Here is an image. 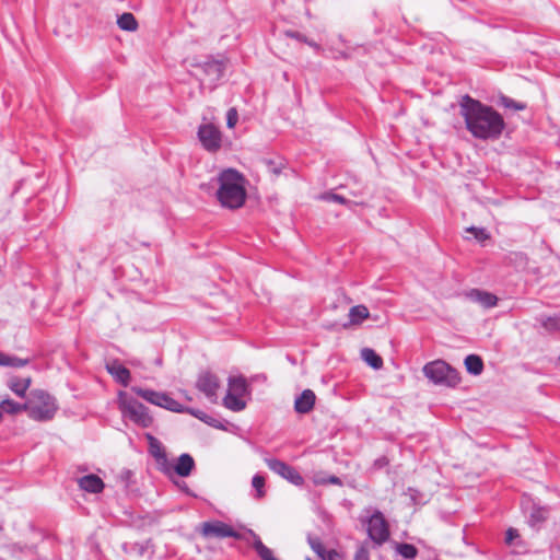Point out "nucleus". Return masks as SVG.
<instances>
[{"label":"nucleus","mask_w":560,"mask_h":560,"mask_svg":"<svg viewBox=\"0 0 560 560\" xmlns=\"http://www.w3.org/2000/svg\"><path fill=\"white\" fill-rule=\"evenodd\" d=\"M131 390L138 395L139 397L143 398L148 402L159 406L161 405V400L164 393L155 392L153 389L142 388L139 386H132Z\"/></svg>","instance_id":"20"},{"label":"nucleus","mask_w":560,"mask_h":560,"mask_svg":"<svg viewBox=\"0 0 560 560\" xmlns=\"http://www.w3.org/2000/svg\"><path fill=\"white\" fill-rule=\"evenodd\" d=\"M200 533L205 538H228L238 540L245 539L244 535L236 532L232 526L222 521H210L201 524Z\"/></svg>","instance_id":"7"},{"label":"nucleus","mask_w":560,"mask_h":560,"mask_svg":"<svg viewBox=\"0 0 560 560\" xmlns=\"http://www.w3.org/2000/svg\"><path fill=\"white\" fill-rule=\"evenodd\" d=\"M340 56L345 59H348L349 58V55L347 52H340Z\"/></svg>","instance_id":"48"},{"label":"nucleus","mask_w":560,"mask_h":560,"mask_svg":"<svg viewBox=\"0 0 560 560\" xmlns=\"http://www.w3.org/2000/svg\"><path fill=\"white\" fill-rule=\"evenodd\" d=\"M370 315L369 310L364 305L352 306L349 311L350 324H360Z\"/></svg>","instance_id":"29"},{"label":"nucleus","mask_w":560,"mask_h":560,"mask_svg":"<svg viewBox=\"0 0 560 560\" xmlns=\"http://www.w3.org/2000/svg\"><path fill=\"white\" fill-rule=\"evenodd\" d=\"M266 479L262 475L256 474L252 479V486L256 490L255 499H261L266 495L265 491Z\"/></svg>","instance_id":"32"},{"label":"nucleus","mask_w":560,"mask_h":560,"mask_svg":"<svg viewBox=\"0 0 560 560\" xmlns=\"http://www.w3.org/2000/svg\"><path fill=\"white\" fill-rule=\"evenodd\" d=\"M118 26L128 32L136 31L138 27V22L132 13L125 12L117 19Z\"/></svg>","instance_id":"28"},{"label":"nucleus","mask_w":560,"mask_h":560,"mask_svg":"<svg viewBox=\"0 0 560 560\" xmlns=\"http://www.w3.org/2000/svg\"><path fill=\"white\" fill-rule=\"evenodd\" d=\"M80 489L89 493H101L105 487L104 481L96 475L90 474L78 479Z\"/></svg>","instance_id":"18"},{"label":"nucleus","mask_w":560,"mask_h":560,"mask_svg":"<svg viewBox=\"0 0 560 560\" xmlns=\"http://www.w3.org/2000/svg\"><path fill=\"white\" fill-rule=\"evenodd\" d=\"M324 199L335 201L338 203H342V205L348 202L343 196L338 195V194H327L324 196Z\"/></svg>","instance_id":"43"},{"label":"nucleus","mask_w":560,"mask_h":560,"mask_svg":"<svg viewBox=\"0 0 560 560\" xmlns=\"http://www.w3.org/2000/svg\"><path fill=\"white\" fill-rule=\"evenodd\" d=\"M265 463L271 471L288 480L292 485L298 487L303 486L304 478L293 466H290L285 462L275 457L265 458Z\"/></svg>","instance_id":"9"},{"label":"nucleus","mask_w":560,"mask_h":560,"mask_svg":"<svg viewBox=\"0 0 560 560\" xmlns=\"http://www.w3.org/2000/svg\"><path fill=\"white\" fill-rule=\"evenodd\" d=\"M541 326L550 332L560 330V318L559 317H542L540 318Z\"/></svg>","instance_id":"34"},{"label":"nucleus","mask_w":560,"mask_h":560,"mask_svg":"<svg viewBox=\"0 0 560 560\" xmlns=\"http://www.w3.org/2000/svg\"><path fill=\"white\" fill-rule=\"evenodd\" d=\"M307 560H312L311 558H307Z\"/></svg>","instance_id":"49"},{"label":"nucleus","mask_w":560,"mask_h":560,"mask_svg":"<svg viewBox=\"0 0 560 560\" xmlns=\"http://www.w3.org/2000/svg\"><path fill=\"white\" fill-rule=\"evenodd\" d=\"M515 539L521 542V535L517 529L510 527L505 533V544L512 546Z\"/></svg>","instance_id":"37"},{"label":"nucleus","mask_w":560,"mask_h":560,"mask_svg":"<svg viewBox=\"0 0 560 560\" xmlns=\"http://www.w3.org/2000/svg\"><path fill=\"white\" fill-rule=\"evenodd\" d=\"M28 408L27 404H20L10 398L0 401V413L3 415H18Z\"/></svg>","instance_id":"21"},{"label":"nucleus","mask_w":560,"mask_h":560,"mask_svg":"<svg viewBox=\"0 0 560 560\" xmlns=\"http://www.w3.org/2000/svg\"><path fill=\"white\" fill-rule=\"evenodd\" d=\"M459 114L465 120L466 129L480 140H495L502 135L505 122L501 114L480 101L464 95L459 102Z\"/></svg>","instance_id":"1"},{"label":"nucleus","mask_w":560,"mask_h":560,"mask_svg":"<svg viewBox=\"0 0 560 560\" xmlns=\"http://www.w3.org/2000/svg\"><path fill=\"white\" fill-rule=\"evenodd\" d=\"M220 386L218 376L211 372H202L199 374L196 387L203 393L210 400L217 399V390Z\"/></svg>","instance_id":"12"},{"label":"nucleus","mask_w":560,"mask_h":560,"mask_svg":"<svg viewBox=\"0 0 560 560\" xmlns=\"http://www.w3.org/2000/svg\"><path fill=\"white\" fill-rule=\"evenodd\" d=\"M501 100H502V104L504 107L515 108V109H524L525 108V105H523L521 103H516L515 101H513L506 96H503Z\"/></svg>","instance_id":"39"},{"label":"nucleus","mask_w":560,"mask_h":560,"mask_svg":"<svg viewBox=\"0 0 560 560\" xmlns=\"http://www.w3.org/2000/svg\"><path fill=\"white\" fill-rule=\"evenodd\" d=\"M395 549L398 555L408 560L415 559L418 555V549L416 548V546L407 542H397L395 545Z\"/></svg>","instance_id":"30"},{"label":"nucleus","mask_w":560,"mask_h":560,"mask_svg":"<svg viewBox=\"0 0 560 560\" xmlns=\"http://www.w3.org/2000/svg\"><path fill=\"white\" fill-rule=\"evenodd\" d=\"M468 233H471L474 234V237L478 241V242H483L489 238V234L487 232L486 229L483 228H476V226H470L466 230Z\"/></svg>","instance_id":"36"},{"label":"nucleus","mask_w":560,"mask_h":560,"mask_svg":"<svg viewBox=\"0 0 560 560\" xmlns=\"http://www.w3.org/2000/svg\"><path fill=\"white\" fill-rule=\"evenodd\" d=\"M373 549L369 540L362 541L355 553L353 560H370V550Z\"/></svg>","instance_id":"33"},{"label":"nucleus","mask_w":560,"mask_h":560,"mask_svg":"<svg viewBox=\"0 0 560 560\" xmlns=\"http://www.w3.org/2000/svg\"><path fill=\"white\" fill-rule=\"evenodd\" d=\"M219 188L217 198L220 205L229 209H238L246 200V179L242 173L234 168L222 171L218 176Z\"/></svg>","instance_id":"2"},{"label":"nucleus","mask_w":560,"mask_h":560,"mask_svg":"<svg viewBox=\"0 0 560 560\" xmlns=\"http://www.w3.org/2000/svg\"><path fill=\"white\" fill-rule=\"evenodd\" d=\"M464 364L468 373L479 375L483 371L482 359L477 354H469L465 358Z\"/></svg>","instance_id":"25"},{"label":"nucleus","mask_w":560,"mask_h":560,"mask_svg":"<svg viewBox=\"0 0 560 560\" xmlns=\"http://www.w3.org/2000/svg\"><path fill=\"white\" fill-rule=\"evenodd\" d=\"M287 37H290V38H293V39H296L299 42H306V36L298 31H293V30H287L284 31L283 33Z\"/></svg>","instance_id":"40"},{"label":"nucleus","mask_w":560,"mask_h":560,"mask_svg":"<svg viewBox=\"0 0 560 560\" xmlns=\"http://www.w3.org/2000/svg\"><path fill=\"white\" fill-rule=\"evenodd\" d=\"M306 45H308L310 47H312L317 54H319L323 49H322V46L319 44H317L316 42H314L313 39H308L306 38V42H304Z\"/></svg>","instance_id":"47"},{"label":"nucleus","mask_w":560,"mask_h":560,"mask_svg":"<svg viewBox=\"0 0 560 560\" xmlns=\"http://www.w3.org/2000/svg\"><path fill=\"white\" fill-rule=\"evenodd\" d=\"M194 67L200 70L203 75L201 84H203L205 81H208L210 83V88H212L222 78L225 69L222 60H218L212 57H207L205 61L198 62Z\"/></svg>","instance_id":"10"},{"label":"nucleus","mask_w":560,"mask_h":560,"mask_svg":"<svg viewBox=\"0 0 560 560\" xmlns=\"http://www.w3.org/2000/svg\"><path fill=\"white\" fill-rule=\"evenodd\" d=\"M131 550L136 551L139 556H143L147 551L144 544L135 542L131 545Z\"/></svg>","instance_id":"45"},{"label":"nucleus","mask_w":560,"mask_h":560,"mask_svg":"<svg viewBox=\"0 0 560 560\" xmlns=\"http://www.w3.org/2000/svg\"><path fill=\"white\" fill-rule=\"evenodd\" d=\"M422 372L434 385L456 387L460 383L459 372L443 360H434L424 364Z\"/></svg>","instance_id":"4"},{"label":"nucleus","mask_w":560,"mask_h":560,"mask_svg":"<svg viewBox=\"0 0 560 560\" xmlns=\"http://www.w3.org/2000/svg\"><path fill=\"white\" fill-rule=\"evenodd\" d=\"M197 137L206 151L215 153L221 149L222 133L213 124L200 125Z\"/></svg>","instance_id":"8"},{"label":"nucleus","mask_w":560,"mask_h":560,"mask_svg":"<svg viewBox=\"0 0 560 560\" xmlns=\"http://www.w3.org/2000/svg\"><path fill=\"white\" fill-rule=\"evenodd\" d=\"M327 474L323 472V471H319V472H316L314 476H313V482L314 485L316 486H326L328 485V481H327Z\"/></svg>","instance_id":"41"},{"label":"nucleus","mask_w":560,"mask_h":560,"mask_svg":"<svg viewBox=\"0 0 560 560\" xmlns=\"http://www.w3.org/2000/svg\"><path fill=\"white\" fill-rule=\"evenodd\" d=\"M559 361H560V355H559Z\"/></svg>","instance_id":"50"},{"label":"nucleus","mask_w":560,"mask_h":560,"mask_svg":"<svg viewBox=\"0 0 560 560\" xmlns=\"http://www.w3.org/2000/svg\"><path fill=\"white\" fill-rule=\"evenodd\" d=\"M466 296L486 308L493 307L498 303V298L494 294L479 289H471Z\"/></svg>","instance_id":"17"},{"label":"nucleus","mask_w":560,"mask_h":560,"mask_svg":"<svg viewBox=\"0 0 560 560\" xmlns=\"http://www.w3.org/2000/svg\"><path fill=\"white\" fill-rule=\"evenodd\" d=\"M242 396H238L232 390H228L225 397L223 398V405L225 408L238 412L245 409L246 402L241 399Z\"/></svg>","instance_id":"24"},{"label":"nucleus","mask_w":560,"mask_h":560,"mask_svg":"<svg viewBox=\"0 0 560 560\" xmlns=\"http://www.w3.org/2000/svg\"><path fill=\"white\" fill-rule=\"evenodd\" d=\"M339 557V553L335 549L325 550L323 557H319L322 560H336Z\"/></svg>","instance_id":"44"},{"label":"nucleus","mask_w":560,"mask_h":560,"mask_svg":"<svg viewBox=\"0 0 560 560\" xmlns=\"http://www.w3.org/2000/svg\"><path fill=\"white\" fill-rule=\"evenodd\" d=\"M327 481H328V485H335V486H340V487L343 485L342 480L335 475L327 476Z\"/></svg>","instance_id":"46"},{"label":"nucleus","mask_w":560,"mask_h":560,"mask_svg":"<svg viewBox=\"0 0 560 560\" xmlns=\"http://www.w3.org/2000/svg\"><path fill=\"white\" fill-rule=\"evenodd\" d=\"M145 439L149 444V453L154 457L158 469L164 475L170 476L172 465L167 458L166 452L162 443L151 433H145Z\"/></svg>","instance_id":"11"},{"label":"nucleus","mask_w":560,"mask_h":560,"mask_svg":"<svg viewBox=\"0 0 560 560\" xmlns=\"http://www.w3.org/2000/svg\"><path fill=\"white\" fill-rule=\"evenodd\" d=\"M187 413L194 416L195 418L203 421L205 423L213 427V428H221V423L212 418L211 416H208L206 412H203L202 410H199V409H195V408H188L187 409Z\"/></svg>","instance_id":"31"},{"label":"nucleus","mask_w":560,"mask_h":560,"mask_svg":"<svg viewBox=\"0 0 560 560\" xmlns=\"http://www.w3.org/2000/svg\"><path fill=\"white\" fill-rule=\"evenodd\" d=\"M31 360L28 358L22 359L16 355L8 354L0 351V366H10V368H23L26 366Z\"/></svg>","instance_id":"23"},{"label":"nucleus","mask_w":560,"mask_h":560,"mask_svg":"<svg viewBox=\"0 0 560 560\" xmlns=\"http://www.w3.org/2000/svg\"><path fill=\"white\" fill-rule=\"evenodd\" d=\"M26 404L28 408L25 411L28 412L31 419L36 421L51 420L58 409L56 399L43 389L32 390L31 400Z\"/></svg>","instance_id":"5"},{"label":"nucleus","mask_w":560,"mask_h":560,"mask_svg":"<svg viewBox=\"0 0 560 560\" xmlns=\"http://www.w3.org/2000/svg\"><path fill=\"white\" fill-rule=\"evenodd\" d=\"M388 464H389L388 458L386 456H381L374 460L373 468L375 470H380V469L385 468Z\"/></svg>","instance_id":"42"},{"label":"nucleus","mask_w":560,"mask_h":560,"mask_svg":"<svg viewBox=\"0 0 560 560\" xmlns=\"http://www.w3.org/2000/svg\"><path fill=\"white\" fill-rule=\"evenodd\" d=\"M105 369L113 378L124 387H127L131 380L130 371L124 366L118 359H113L105 364Z\"/></svg>","instance_id":"13"},{"label":"nucleus","mask_w":560,"mask_h":560,"mask_svg":"<svg viewBox=\"0 0 560 560\" xmlns=\"http://www.w3.org/2000/svg\"><path fill=\"white\" fill-rule=\"evenodd\" d=\"M549 516V509L539 504L533 503L530 506V514L527 518V524L535 530H539Z\"/></svg>","instance_id":"16"},{"label":"nucleus","mask_w":560,"mask_h":560,"mask_svg":"<svg viewBox=\"0 0 560 560\" xmlns=\"http://www.w3.org/2000/svg\"><path fill=\"white\" fill-rule=\"evenodd\" d=\"M368 539L373 549L378 548L389 539V526L383 513L376 510L366 521Z\"/></svg>","instance_id":"6"},{"label":"nucleus","mask_w":560,"mask_h":560,"mask_svg":"<svg viewBox=\"0 0 560 560\" xmlns=\"http://www.w3.org/2000/svg\"><path fill=\"white\" fill-rule=\"evenodd\" d=\"M160 407L177 413H187V409L189 408L184 407L182 404H179L177 400H175L165 393L163 394Z\"/></svg>","instance_id":"27"},{"label":"nucleus","mask_w":560,"mask_h":560,"mask_svg":"<svg viewBox=\"0 0 560 560\" xmlns=\"http://www.w3.org/2000/svg\"><path fill=\"white\" fill-rule=\"evenodd\" d=\"M238 120V114L236 108L232 107L226 113V126L228 128H234Z\"/></svg>","instance_id":"38"},{"label":"nucleus","mask_w":560,"mask_h":560,"mask_svg":"<svg viewBox=\"0 0 560 560\" xmlns=\"http://www.w3.org/2000/svg\"><path fill=\"white\" fill-rule=\"evenodd\" d=\"M117 404L122 417L138 427L150 428L153 424V417L149 413V409L136 398L129 397L126 392L118 393Z\"/></svg>","instance_id":"3"},{"label":"nucleus","mask_w":560,"mask_h":560,"mask_svg":"<svg viewBox=\"0 0 560 560\" xmlns=\"http://www.w3.org/2000/svg\"><path fill=\"white\" fill-rule=\"evenodd\" d=\"M32 383L31 377L20 378L12 376L8 380L7 386L19 397H25L27 389Z\"/></svg>","instance_id":"19"},{"label":"nucleus","mask_w":560,"mask_h":560,"mask_svg":"<svg viewBox=\"0 0 560 560\" xmlns=\"http://www.w3.org/2000/svg\"><path fill=\"white\" fill-rule=\"evenodd\" d=\"M229 390H232V393L244 396L248 394L249 386L247 384V381L243 376H231L229 377Z\"/></svg>","instance_id":"22"},{"label":"nucleus","mask_w":560,"mask_h":560,"mask_svg":"<svg viewBox=\"0 0 560 560\" xmlns=\"http://www.w3.org/2000/svg\"><path fill=\"white\" fill-rule=\"evenodd\" d=\"M315 401V393L312 389H304L294 400V410L301 415L308 413L313 410Z\"/></svg>","instance_id":"14"},{"label":"nucleus","mask_w":560,"mask_h":560,"mask_svg":"<svg viewBox=\"0 0 560 560\" xmlns=\"http://www.w3.org/2000/svg\"><path fill=\"white\" fill-rule=\"evenodd\" d=\"M307 542L310 545V547L312 548V550L318 556V557H323V553H325V547L320 540L319 537H316V536H312V535H308L307 536Z\"/></svg>","instance_id":"35"},{"label":"nucleus","mask_w":560,"mask_h":560,"mask_svg":"<svg viewBox=\"0 0 560 560\" xmlns=\"http://www.w3.org/2000/svg\"><path fill=\"white\" fill-rule=\"evenodd\" d=\"M196 464L192 456L188 453H184L179 455L177 458L175 465H172V472H175L179 477H188L191 475L192 470L195 469Z\"/></svg>","instance_id":"15"},{"label":"nucleus","mask_w":560,"mask_h":560,"mask_svg":"<svg viewBox=\"0 0 560 560\" xmlns=\"http://www.w3.org/2000/svg\"><path fill=\"white\" fill-rule=\"evenodd\" d=\"M362 359L373 369L378 370L383 366V359L373 349L363 348L361 351Z\"/></svg>","instance_id":"26"}]
</instances>
